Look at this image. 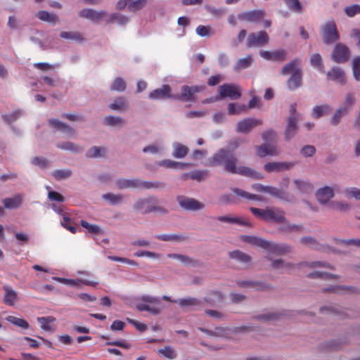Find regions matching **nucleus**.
Here are the masks:
<instances>
[{"label": "nucleus", "mask_w": 360, "mask_h": 360, "mask_svg": "<svg viewBox=\"0 0 360 360\" xmlns=\"http://www.w3.org/2000/svg\"><path fill=\"white\" fill-rule=\"evenodd\" d=\"M238 158L233 150L221 148L209 160L208 165L214 167L223 165L227 172L238 174L254 179H262V176L248 167H237Z\"/></svg>", "instance_id": "nucleus-1"}, {"label": "nucleus", "mask_w": 360, "mask_h": 360, "mask_svg": "<svg viewBox=\"0 0 360 360\" xmlns=\"http://www.w3.org/2000/svg\"><path fill=\"white\" fill-rule=\"evenodd\" d=\"M134 209L138 212L148 214L150 212L165 213L167 210L158 205V200L154 196L139 198L134 204Z\"/></svg>", "instance_id": "nucleus-2"}, {"label": "nucleus", "mask_w": 360, "mask_h": 360, "mask_svg": "<svg viewBox=\"0 0 360 360\" xmlns=\"http://www.w3.org/2000/svg\"><path fill=\"white\" fill-rule=\"evenodd\" d=\"M116 187L118 189H125V188H158L164 187V184L159 181H142L139 179H120L116 181L115 182Z\"/></svg>", "instance_id": "nucleus-3"}, {"label": "nucleus", "mask_w": 360, "mask_h": 360, "mask_svg": "<svg viewBox=\"0 0 360 360\" xmlns=\"http://www.w3.org/2000/svg\"><path fill=\"white\" fill-rule=\"evenodd\" d=\"M205 86H188L184 85L181 88V94L172 96L174 100H179L184 102H194L195 101V94L204 91Z\"/></svg>", "instance_id": "nucleus-4"}, {"label": "nucleus", "mask_w": 360, "mask_h": 360, "mask_svg": "<svg viewBox=\"0 0 360 360\" xmlns=\"http://www.w3.org/2000/svg\"><path fill=\"white\" fill-rule=\"evenodd\" d=\"M303 266H307L311 268L314 267H327L333 269V266L323 262H302L297 264L290 263L284 264L281 259H276L272 262V266L275 269H283L285 271H290L295 267L300 268Z\"/></svg>", "instance_id": "nucleus-5"}, {"label": "nucleus", "mask_w": 360, "mask_h": 360, "mask_svg": "<svg viewBox=\"0 0 360 360\" xmlns=\"http://www.w3.org/2000/svg\"><path fill=\"white\" fill-rule=\"evenodd\" d=\"M321 34L325 44H332L339 39V33L334 20L325 23L321 30Z\"/></svg>", "instance_id": "nucleus-6"}, {"label": "nucleus", "mask_w": 360, "mask_h": 360, "mask_svg": "<svg viewBox=\"0 0 360 360\" xmlns=\"http://www.w3.org/2000/svg\"><path fill=\"white\" fill-rule=\"evenodd\" d=\"M269 42V36L266 31L251 32L248 34L246 41L248 48L262 47Z\"/></svg>", "instance_id": "nucleus-7"}, {"label": "nucleus", "mask_w": 360, "mask_h": 360, "mask_svg": "<svg viewBox=\"0 0 360 360\" xmlns=\"http://www.w3.org/2000/svg\"><path fill=\"white\" fill-rule=\"evenodd\" d=\"M218 93L221 98L229 97L236 100L241 96L240 88L238 86L224 84L218 88Z\"/></svg>", "instance_id": "nucleus-8"}, {"label": "nucleus", "mask_w": 360, "mask_h": 360, "mask_svg": "<svg viewBox=\"0 0 360 360\" xmlns=\"http://www.w3.org/2000/svg\"><path fill=\"white\" fill-rule=\"evenodd\" d=\"M263 121L254 117H247L238 122L236 131L240 133L248 134L253 128L262 125Z\"/></svg>", "instance_id": "nucleus-9"}, {"label": "nucleus", "mask_w": 360, "mask_h": 360, "mask_svg": "<svg viewBox=\"0 0 360 360\" xmlns=\"http://www.w3.org/2000/svg\"><path fill=\"white\" fill-rule=\"evenodd\" d=\"M259 55L267 60L283 63L287 59L288 52L285 49H280L273 51H262L259 52Z\"/></svg>", "instance_id": "nucleus-10"}, {"label": "nucleus", "mask_w": 360, "mask_h": 360, "mask_svg": "<svg viewBox=\"0 0 360 360\" xmlns=\"http://www.w3.org/2000/svg\"><path fill=\"white\" fill-rule=\"evenodd\" d=\"M177 201L180 206L187 210H199L204 207V205L194 198L178 196Z\"/></svg>", "instance_id": "nucleus-11"}, {"label": "nucleus", "mask_w": 360, "mask_h": 360, "mask_svg": "<svg viewBox=\"0 0 360 360\" xmlns=\"http://www.w3.org/2000/svg\"><path fill=\"white\" fill-rule=\"evenodd\" d=\"M265 15L264 10H252L239 13L238 18L239 20L248 22H258Z\"/></svg>", "instance_id": "nucleus-12"}, {"label": "nucleus", "mask_w": 360, "mask_h": 360, "mask_svg": "<svg viewBox=\"0 0 360 360\" xmlns=\"http://www.w3.org/2000/svg\"><path fill=\"white\" fill-rule=\"evenodd\" d=\"M349 57V49L341 44H338L335 46L334 51L332 54L333 60L337 63H345Z\"/></svg>", "instance_id": "nucleus-13"}, {"label": "nucleus", "mask_w": 360, "mask_h": 360, "mask_svg": "<svg viewBox=\"0 0 360 360\" xmlns=\"http://www.w3.org/2000/svg\"><path fill=\"white\" fill-rule=\"evenodd\" d=\"M295 165L294 163L287 162H272L264 165V169L267 172H278L288 170Z\"/></svg>", "instance_id": "nucleus-14"}, {"label": "nucleus", "mask_w": 360, "mask_h": 360, "mask_svg": "<svg viewBox=\"0 0 360 360\" xmlns=\"http://www.w3.org/2000/svg\"><path fill=\"white\" fill-rule=\"evenodd\" d=\"M267 245L265 250L272 254L281 255L290 252L291 247L286 244L273 243L267 240Z\"/></svg>", "instance_id": "nucleus-15"}, {"label": "nucleus", "mask_w": 360, "mask_h": 360, "mask_svg": "<svg viewBox=\"0 0 360 360\" xmlns=\"http://www.w3.org/2000/svg\"><path fill=\"white\" fill-rule=\"evenodd\" d=\"M173 94H171V88L168 84H164L162 88L156 89L149 94V98L153 100L161 99L165 98H172Z\"/></svg>", "instance_id": "nucleus-16"}, {"label": "nucleus", "mask_w": 360, "mask_h": 360, "mask_svg": "<svg viewBox=\"0 0 360 360\" xmlns=\"http://www.w3.org/2000/svg\"><path fill=\"white\" fill-rule=\"evenodd\" d=\"M266 221L284 223L285 221L284 212L278 208H267Z\"/></svg>", "instance_id": "nucleus-17"}, {"label": "nucleus", "mask_w": 360, "mask_h": 360, "mask_svg": "<svg viewBox=\"0 0 360 360\" xmlns=\"http://www.w3.org/2000/svg\"><path fill=\"white\" fill-rule=\"evenodd\" d=\"M302 85V71L297 70L290 75L287 80V87L290 90H295Z\"/></svg>", "instance_id": "nucleus-18"}, {"label": "nucleus", "mask_w": 360, "mask_h": 360, "mask_svg": "<svg viewBox=\"0 0 360 360\" xmlns=\"http://www.w3.org/2000/svg\"><path fill=\"white\" fill-rule=\"evenodd\" d=\"M24 199V195L21 193H17L12 198H6L2 202L6 209H17L21 206Z\"/></svg>", "instance_id": "nucleus-19"}, {"label": "nucleus", "mask_w": 360, "mask_h": 360, "mask_svg": "<svg viewBox=\"0 0 360 360\" xmlns=\"http://www.w3.org/2000/svg\"><path fill=\"white\" fill-rule=\"evenodd\" d=\"M49 124L51 127L63 131L69 136L75 134V130L71 127L58 120L51 119L49 120Z\"/></svg>", "instance_id": "nucleus-20"}, {"label": "nucleus", "mask_w": 360, "mask_h": 360, "mask_svg": "<svg viewBox=\"0 0 360 360\" xmlns=\"http://www.w3.org/2000/svg\"><path fill=\"white\" fill-rule=\"evenodd\" d=\"M333 195V190L329 186L321 188L316 193V197L318 201L322 204L327 203Z\"/></svg>", "instance_id": "nucleus-21"}, {"label": "nucleus", "mask_w": 360, "mask_h": 360, "mask_svg": "<svg viewBox=\"0 0 360 360\" xmlns=\"http://www.w3.org/2000/svg\"><path fill=\"white\" fill-rule=\"evenodd\" d=\"M327 77L328 79L333 80L341 84H345L346 82L344 71L338 67H335L331 70V71H329L327 73Z\"/></svg>", "instance_id": "nucleus-22"}, {"label": "nucleus", "mask_w": 360, "mask_h": 360, "mask_svg": "<svg viewBox=\"0 0 360 360\" xmlns=\"http://www.w3.org/2000/svg\"><path fill=\"white\" fill-rule=\"evenodd\" d=\"M104 11H96L93 9L84 8L79 12V15L82 18L90 19L93 21H98L105 15Z\"/></svg>", "instance_id": "nucleus-23"}, {"label": "nucleus", "mask_w": 360, "mask_h": 360, "mask_svg": "<svg viewBox=\"0 0 360 360\" xmlns=\"http://www.w3.org/2000/svg\"><path fill=\"white\" fill-rule=\"evenodd\" d=\"M301 63V59L294 58L290 62L286 63L281 69V74L282 75H288L292 74L297 70H302L300 67Z\"/></svg>", "instance_id": "nucleus-24"}, {"label": "nucleus", "mask_w": 360, "mask_h": 360, "mask_svg": "<svg viewBox=\"0 0 360 360\" xmlns=\"http://www.w3.org/2000/svg\"><path fill=\"white\" fill-rule=\"evenodd\" d=\"M4 290L5 292L4 296V304L8 306H13L18 299L17 292L10 286H4Z\"/></svg>", "instance_id": "nucleus-25"}, {"label": "nucleus", "mask_w": 360, "mask_h": 360, "mask_svg": "<svg viewBox=\"0 0 360 360\" xmlns=\"http://www.w3.org/2000/svg\"><path fill=\"white\" fill-rule=\"evenodd\" d=\"M237 284L240 287L243 288H253L257 290H264L266 289H269L270 285L267 283H262V282H254L249 281H238Z\"/></svg>", "instance_id": "nucleus-26"}, {"label": "nucleus", "mask_w": 360, "mask_h": 360, "mask_svg": "<svg viewBox=\"0 0 360 360\" xmlns=\"http://www.w3.org/2000/svg\"><path fill=\"white\" fill-rule=\"evenodd\" d=\"M297 130V122L294 117H290L287 122V127L285 131L286 140H290L295 135Z\"/></svg>", "instance_id": "nucleus-27"}, {"label": "nucleus", "mask_w": 360, "mask_h": 360, "mask_svg": "<svg viewBox=\"0 0 360 360\" xmlns=\"http://www.w3.org/2000/svg\"><path fill=\"white\" fill-rule=\"evenodd\" d=\"M178 304L182 308H196L201 306L202 302L195 297H186L178 300Z\"/></svg>", "instance_id": "nucleus-28"}, {"label": "nucleus", "mask_w": 360, "mask_h": 360, "mask_svg": "<svg viewBox=\"0 0 360 360\" xmlns=\"http://www.w3.org/2000/svg\"><path fill=\"white\" fill-rule=\"evenodd\" d=\"M324 292H331L333 293H355L357 289L354 287H348L346 285H333L329 288L323 290Z\"/></svg>", "instance_id": "nucleus-29"}, {"label": "nucleus", "mask_w": 360, "mask_h": 360, "mask_svg": "<svg viewBox=\"0 0 360 360\" xmlns=\"http://www.w3.org/2000/svg\"><path fill=\"white\" fill-rule=\"evenodd\" d=\"M253 57L248 55L245 58H240L234 65V70L237 72L246 69L251 66L253 63Z\"/></svg>", "instance_id": "nucleus-30"}, {"label": "nucleus", "mask_w": 360, "mask_h": 360, "mask_svg": "<svg viewBox=\"0 0 360 360\" xmlns=\"http://www.w3.org/2000/svg\"><path fill=\"white\" fill-rule=\"evenodd\" d=\"M242 238L243 241L250 243L252 245L262 248L263 249H264L265 247H266V245H268L267 240L256 236H243Z\"/></svg>", "instance_id": "nucleus-31"}, {"label": "nucleus", "mask_w": 360, "mask_h": 360, "mask_svg": "<svg viewBox=\"0 0 360 360\" xmlns=\"http://www.w3.org/2000/svg\"><path fill=\"white\" fill-rule=\"evenodd\" d=\"M229 257L242 263H250L251 257L240 250H234L229 253Z\"/></svg>", "instance_id": "nucleus-32"}, {"label": "nucleus", "mask_w": 360, "mask_h": 360, "mask_svg": "<svg viewBox=\"0 0 360 360\" xmlns=\"http://www.w3.org/2000/svg\"><path fill=\"white\" fill-rule=\"evenodd\" d=\"M217 220L221 222L229 223V224H236L242 226H248L249 223L242 218L240 217H233L230 216H220L217 217Z\"/></svg>", "instance_id": "nucleus-33"}, {"label": "nucleus", "mask_w": 360, "mask_h": 360, "mask_svg": "<svg viewBox=\"0 0 360 360\" xmlns=\"http://www.w3.org/2000/svg\"><path fill=\"white\" fill-rule=\"evenodd\" d=\"M112 110H124L128 108V103L124 97H118L110 105Z\"/></svg>", "instance_id": "nucleus-34"}, {"label": "nucleus", "mask_w": 360, "mask_h": 360, "mask_svg": "<svg viewBox=\"0 0 360 360\" xmlns=\"http://www.w3.org/2000/svg\"><path fill=\"white\" fill-rule=\"evenodd\" d=\"M232 191L238 196L246 198L248 200H253L257 201H262L263 200V198L258 195L250 193L240 188H233Z\"/></svg>", "instance_id": "nucleus-35"}, {"label": "nucleus", "mask_w": 360, "mask_h": 360, "mask_svg": "<svg viewBox=\"0 0 360 360\" xmlns=\"http://www.w3.org/2000/svg\"><path fill=\"white\" fill-rule=\"evenodd\" d=\"M188 153V148L179 143L174 144L173 156L176 158H183Z\"/></svg>", "instance_id": "nucleus-36"}, {"label": "nucleus", "mask_w": 360, "mask_h": 360, "mask_svg": "<svg viewBox=\"0 0 360 360\" xmlns=\"http://www.w3.org/2000/svg\"><path fill=\"white\" fill-rule=\"evenodd\" d=\"M295 184L297 186V188L302 193H311L314 190L313 185L309 181H300V180H295Z\"/></svg>", "instance_id": "nucleus-37"}, {"label": "nucleus", "mask_w": 360, "mask_h": 360, "mask_svg": "<svg viewBox=\"0 0 360 360\" xmlns=\"http://www.w3.org/2000/svg\"><path fill=\"white\" fill-rule=\"evenodd\" d=\"M36 16L42 21H46L51 23H55L58 20L56 15L49 13L46 11H39Z\"/></svg>", "instance_id": "nucleus-38"}, {"label": "nucleus", "mask_w": 360, "mask_h": 360, "mask_svg": "<svg viewBox=\"0 0 360 360\" xmlns=\"http://www.w3.org/2000/svg\"><path fill=\"white\" fill-rule=\"evenodd\" d=\"M288 8L292 12L302 13L303 6L300 0H283Z\"/></svg>", "instance_id": "nucleus-39"}, {"label": "nucleus", "mask_w": 360, "mask_h": 360, "mask_svg": "<svg viewBox=\"0 0 360 360\" xmlns=\"http://www.w3.org/2000/svg\"><path fill=\"white\" fill-rule=\"evenodd\" d=\"M37 321L43 330L50 331L52 330L50 323L54 322L56 321V318L53 316H42L38 317Z\"/></svg>", "instance_id": "nucleus-40"}, {"label": "nucleus", "mask_w": 360, "mask_h": 360, "mask_svg": "<svg viewBox=\"0 0 360 360\" xmlns=\"http://www.w3.org/2000/svg\"><path fill=\"white\" fill-rule=\"evenodd\" d=\"M160 166H162L167 168H177L184 169L189 166L188 163H182L175 162L171 160H165L158 163Z\"/></svg>", "instance_id": "nucleus-41"}, {"label": "nucleus", "mask_w": 360, "mask_h": 360, "mask_svg": "<svg viewBox=\"0 0 360 360\" xmlns=\"http://www.w3.org/2000/svg\"><path fill=\"white\" fill-rule=\"evenodd\" d=\"M283 314L276 312H269L255 316V319L262 321H272L279 319Z\"/></svg>", "instance_id": "nucleus-42"}, {"label": "nucleus", "mask_w": 360, "mask_h": 360, "mask_svg": "<svg viewBox=\"0 0 360 360\" xmlns=\"http://www.w3.org/2000/svg\"><path fill=\"white\" fill-rule=\"evenodd\" d=\"M330 106L328 105H316L314 107L312 111L313 117L318 119L324 115L328 114Z\"/></svg>", "instance_id": "nucleus-43"}, {"label": "nucleus", "mask_w": 360, "mask_h": 360, "mask_svg": "<svg viewBox=\"0 0 360 360\" xmlns=\"http://www.w3.org/2000/svg\"><path fill=\"white\" fill-rule=\"evenodd\" d=\"M102 198L103 200L108 201L112 205H117L123 200V196L121 194H114L111 193L103 194Z\"/></svg>", "instance_id": "nucleus-44"}, {"label": "nucleus", "mask_w": 360, "mask_h": 360, "mask_svg": "<svg viewBox=\"0 0 360 360\" xmlns=\"http://www.w3.org/2000/svg\"><path fill=\"white\" fill-rule=\"evenodd\" d=\"M266 193L281 200H286V193L285 191L271 186H267Z\"/></svg>", "instance_id": "nucleus-45"}, {"label": "nucleus", "mask_w": 360, "mask_h": 360, "mask_svg": "<svg viewBox=\"0 0 360 360\" xmlns=\"http://www.w3.org/2000/svg\"><path fill=\"white\" fill-rule=\"evenodd\" d=\"M223 299V295L218 291H210L208 296L204 298L205 302L213 304L216 302H220Z\"/></svg>", "instance_id": "nucleus-46"}, {"label": "nucleus", "mask_w": 360, "mask_h": 360, "mask_svg": "<svg viewBox=\"0 0 360 360\" xmlns=\"http://www.w3.org/2000/svg\"><path fill=\"white\" fill-rule=\"evenodd\" d=\"M126 82L121 77H116L112 82L110 89L115 91H124L126 89Z\"/></svg>", "instance_id": "nucleus-47"}, {"label": "nucleus", "mask_w": 360, "mask_h": 360, "mask_svg": "<svg viewBox=\"0 0 360 360\" xmlns=\"http://www.w3.org/2000/svg\"><path fill=\"white\" fill-rule=\"evenodd\" d=\"M60 37L63 39H72L77 41H82L84 39L78 32H61Z\"/></svg>", "instance_id": "nucleus-48"}, {"label": "nucleus", "mask_w": 360, "mask_h": 360, "mask_svg": "<svg viewBox=\"0 0 360 360\" xmlns=\"http://www.w3.org/2000/svg\"><path fill=\"white\" fill-rule=\"evenodd\" d=\"M72 171L69 169H57L53 172V176L58 181H60L64 179H68L72 176Z\"/></svg>", "instance_id": "nucleus-49"}, {"label": "nucleus", "mask_w": 360, "mask_h": 360, "mask_svg": "<svg viewBox=\"0 0 360 360\" xmlns=\"http://www.w3.org/2000/svg\"><path fill=\"white\" fill-rule=\"evenodd\" d=\"M347 113V107H342L338 109L334 113L333 116L330 120V124L333 125H337L340 121V118L345 115Z\"/></svg>", "instance_id": "nucleus-50"}, {"label": "nucleus", "mask_w": 360, "mask_h": 360, "mask_svg": "<svg viewBox=\"0 0 360 360\" xmlns=\"http://www.w3.org/2000/svg\"><path fill=\"white\" fill-rule=\"evenodd\" d=\"M158 354H162L165 358L174 359L176 357V352L174 349L170 346H166L158 351Z\"/></svg>", "instance_id": "nucleus-51"}, {"label": "nucleus", "mask_w": 360, "mask_h": 360, "mask_svg": "<svg viewBox=\"0 0 360 360\" xmlns=\"http://www.w3.org/2000/svg\"><path fill=\"white\" fill-rule=\"evenodd\" d=\"M247 109L245 105H238L231 103L228 106V112L229 115H240L242 112H245Z\"/></svg>", "instance_id": "nucleus-52"}, {"label": "nucleus", "mask_w": 360, "mask_h": 360, "mask_svg": "<svg viewBox=\"0 0 360 360\" xmlns=\"http://www.w3.org/2000/svg\"><path fill=\"white\" fill-rule=\"evenodd\" d=\"M105 153V148L103 147L93 146L86 152L87 158H98L101 157Z\"/></svg>", "instance_id": "nucleus-53"}, {"label": "nucleus", "mask_w": 360, "mask_h": 360, "mask_svg": "<svg viewBox=\"0 0 360 360\" xmlns=\"http://www.w3.org/2000/svg\"><path fill=\"white\" fill-rule=\"evenodd\" d=\"M300 241L303 244H306L309 245L311 248L315 249V250H321V245L312 237L310 236H305L302 237L300 239Z\"/></svg>", "instance_id": "nucleus-54"}, {"label": "nucleus", "mask_w": 360, "mask_h": 360, "mask_svg": "<svg viewBox=\"0 0 360 360\" xmlns=\"http://www.w3.org/2000/svg\"><path fill=\"white\" fill-rule=\"evenodd\" d=\"M311 65L317 68L320 72H323V65L322 63V58L319 53H316L311 57L310 59Z\"/></svg>", "instance_id": "nucleus-55"}, {"label": "nucleus", "mask_w": 360, "mask_h": 360, "mask_svg": "<svg viewBox=\"0 0 360 360\" xmlns=\"http://www.w3.org/2000/svg\"><path fill=\"white\" fill-rule=\"evenodd\" d=\"M7 321L12 323L13 324L18 326L22 328H29V323L28 322L20 318H17L15 316H8L6 318Z\"/></svg>", "instance_id": "nucleus-56"}, {"label": "nucleus", "mask_w": 360, "mask_h": 360, "mask_svg": "<svg viewBox=\"0 0 360 360\" xmlns=\"http://www.w3.org/2000/svg\"><path fill=\"white\" fill-rule=\"evenodd\" d=\"M57 146H58V148H59L62 150H70V151H72L75 153H78V152L82 151L81 147H79V146H77L76 144H75L74 143L70 142V141H68V142H65V143H63L61 144H58Z\"/></svg>", "instance_id": "nucleus-57"}, {"label": "nucleus", "mask_w": 360, "mask_h": 360, "mask_svg": "<svg viewBox=\"0 0 360 360\" xmlns=\"http://www.w3.org/2000/svg\"><path fill=\"white\" fill-rule=\"evenodd\" d=\"M309 278H324V279H330V278H336L338 276L326 272L322 271H314L309 274Z\"/></svg>", "instance_id": "nucleus-58"}, {"label": "nucleus", "mask_w": 360, "mask_h": 360, "mask_svg": "<svg viewBox=\"0 0 360 360\" xmlns=\"http://www.w3.org/2000/svg\"><path fill=\"white\" fill-rule=\"evenodd\" d=\"M105 123L109 126L122 125L124 120L121 117L109 115L105 118Z\"/></svg>", "instance_id": "nucleus-59"}, {"label": "nucleus", "mask_w": 360, "mask_h": 360, "mask_svg": "<svg viewBox=\"0 0 360 360\" xmlns=\"http://www.w3.org/2000/svg\"><path fill=\"white\" fill-rule=\"evenodd\" d=\"M147 3V0H136L131 1L128 6V10L131 12H136L143 8Z\"/></svg>", "instance_id": "nucleus-60"}, {"label": "nucleus", "mask_w": 360, "mask_h": 360, "mask_svg": "<svg viewBox=\"0 0 360 360\" xmlns=\"http://www.w3.org/2000/svg\"><path fill=\"white\" fill-rule=\"evenodd\" d=\"M136 308L140 311H149L152 314L157 315L160 313V309L156 307H152L147 304L146 303H138L136 304Z\"/></svg>", "instance_id": "nucleus-61"}, {"label": "nucleus", "mask_w": 360, "mask_h": 360, "mask_svg": "<svg viewBox=\"0 0 360 360\" xmlns=\"http://www.w3.org/2000/svg\"><path fill=\"white\" fill-rule=\"evenodd\" d=\"M345 13L348 17H354L357 14H360V5L359 4H352L348 6H346L344 8Z\"/></svg>", "instance_id": "nucleus-62"}, {"label": "nucleus", "mask_w": 360, "mask_h": 360, "mask_svg": "<svg viewBox=\"0 0 360 360\" xmlns=\"http://www.w3.org/2000/svg\"><path fill=\"white\" fill-rule=\"evenodd\" d=\"M80 223L82 226L85 228L91 234H97L101 232L100 227L98 225L91 224L84 220H81Z\"/></svg>", "instance_id": "nucleus-63"}, {"label": "nucleus", "mask_w": 360, "mask_h": 360, "mask_svg": "<svg viewBox=\"0 0 360 360\" xmlns=\"http://www.w3.org/2000/svg\"><path fill=\"white\" fill-rule=\"evenodd\" d=\"M352 70L354 78L357 81L360 80V56H356L354 58L352 62Z\"/></svg>", "instance_id": "nucleus-64"}]
</instances>
